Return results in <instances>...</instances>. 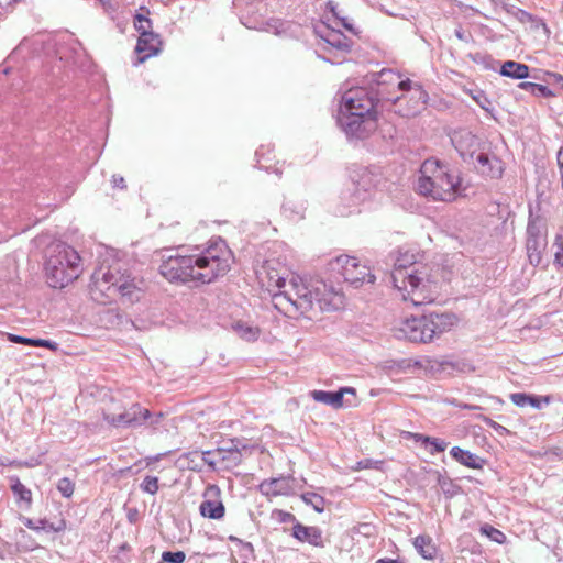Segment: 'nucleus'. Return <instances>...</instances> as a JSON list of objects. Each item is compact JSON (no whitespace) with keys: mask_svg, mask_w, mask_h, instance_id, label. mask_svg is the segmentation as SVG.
Returning <instances> with one entry per match:
<instances>
[{"mask_svg":"<svg viewBox=\"0 0 563 563\" xmlns=\"http://www.w3.org/2000/svg\"><path fill=\"white\" fill-rule=\"evenodd\" d=\"M263 287L272 294L274 307L286 316L308 314L312 319L317 312L334 311L343 306L344 297L332 286L320 279L303 282L291 275L275 261H266L257 272Z\"/></svg>","mask_w":563,"mask_h":563,"instance_id":"nucleus-1","label":"nucleus"},{"mask_svg":"<svg viewBox=\"0 0 563 563\" xmlns=\"http://www.w3.org/2000/svg\"><path fill=\"white\" fill-rule=\"evenodd\" d=\"M231 262V251L219 239L198 254L169 256L161 264L159 272L170 283L208 284L223 276L230 269Z\"/></svg>","mask_w":563,"mask_h":563,"instance_id":"nucleus-2","label":"nucleus"},{"mask_svg":"<svg viewBox=\"0 0 563 563\" xmlns=\"http://www.w3.org/2000/svg\"><path fill=\"white\" fill-rule=\"evenodd\" d=\"M431 272L430 266L418 263L416 253L400 249L390 278L402 300L420 306L433 302L438 294V280Z\"/></svg>","mask_w":563,"mask_h":563,"instance_id":"nucleus-3","label":"nucleus"},{"mask_svg":"<svg viewBox=\"0 0 563 563\" xmlns=\"http://www.w3.org/2000/svg\"><path fill=\"white\" fill-rule=\"evenodd\" d=\"M143 285V280L131 277L124 262L103 261L91 276L89 292L91 299L101 305L114 300L117 296L135 302L141 298Z\"/></svg>","mask_w":563,"mask_h":563,"instance_id":"nucleus-4","label":"nucleus"},{"mask_svg":"<svg viewBox=\"0 0 563 563\" xmlns=\"http://www.w3.org/2000/svg\"><path fill=\"white\" fill-rule=\"evenodd\" d=\"M378 102L377 93L363 87L343 93L339 123L347 136L362 140L376 130Z\"/></svg>","mask_w":563,"mask_h":563,"instance_id":"nucleus-5","label":"nucleus"},{"mask_svg":"<svg viewBox=\"0 0 563 563\" xmlns=\"http://www.w3.org/2000/svg\"><path fill=\"white\" fill-rule=\"evenodd\" d=\"M417 190L433 200L452 201L460 192V177L446 164L426 159L421 165Z\"/></svg>","mask_w":563,"mask_h":563,"instance_id":"nucleus-6","label":"nucleus"},{"mask_svg":"<svg viewBox=\"0 0 563 563\" xmlns=\"http://www.w3.org/2000/svg\"><path fill=\"white\" fill-rule=\"evenodd\" d=\"M81 258L78 252L66 243H54L47 249L45 272L53 288H64L79 277Z\"/></svg>","mask_w":563,"mask_h":563,"instance_id":"nucleus-7","label":"nucleus"},{"mask_svg":"<svg viewBox=\"0 0 563 563\" xmlns=\"http://www.w3.org/2000/svg\"><path fill=\"white\" fill-rule=\"evenodd\" d=\"M456 320L455 314L450 312H430L419 318H407L396 328L395 335L398 339L411 342L427 343L442 332L450 330Z\"/></svg>","mask_w":563,"mask_h":563,"instance_id":"nucleus-8","label":"nucleus"},{"mask_svg":"<svg viewBox=\"0 0 563 563\" xmlns=\"http://www.w3.org/2000/svg\"><path fill=\"white\" fill-rule=\"evenodd\" d=\"M378 85L383 84H397L401 91H410L413 104L402 112L404 117L416 115L423 109L428 100V93L422 89L421 85L413 82L410 79L400 80V76L391 69H384L379 73Z\"/></svg>","mask_w":563,"mask_h":563,"instance_id":"nucleus-9","label":"nucleus"},{"mask_svg":"<svg viewBox=\"0 0 563 563\" xmlns=\"http://www.w3.org/2000/svg\"><path fill=\"white\" fill-rule=\"evenodd\" d=\"M445 366H451L452 368H456L459 372L467 373L475 371V367L472 366L468 363L465 362H456V363H449V362H432L427 358L422 360H401L400 362L393 363V365H389L388 368L391 372L395 373H416V372H424V373H431L434 374L440 371V368L445 369Z\"/></svg>","mask_w":563,"mask_h":563,"instance_id":"nucleus-10","label":"nucleus"},{"mask_svg":"<svg viewBox=\"0 0 563 563\" xmlns=\"http://www.w3.org/2000/svg\"><path fill=\"white\" fill-rule=\"evenodd\" d=\"M335 265L340 268V274L346 283L355 288L364 283L373 284L375 276L366 265H362L356 257L341 255L335 258Z\"/></svg>","mask_w":563,"mask_h":563,"instance_id":"nucleus-11","label":"nucleus"},{"mask_svg":"<svg viewBox=\"0 0 563 563\" xmlns=\"http://www.w3.org/2000/svg\"><path fill=\"white\" fill-rule=\"evenodd\" d=\"M104 418L109 423L118 428H136L146 423L147 419L151 418V412L139 404H134L122 413L106 415Z\"/></svg>","mask_w":563,"mask_h":563,"instance_id":"nucleus-12","label":"nucleus"},{"mask_svg":"<svg viewBox=\"0 0 563 563\" xmlns=\"http://www.w3.org/2000/svg\"><path fill=\"white\" fill-rule=\"evenodd\" d=\"M220 488L210 485L205 492V500L199 506L202 517L210 519H221L224 516L225 508L220 499Z\"/></svg>","mask_w":563,"mask_h":563,"instance_id":"nucleus-13","label":"nucleus"},{"mask_svg":"<svg viewBox=\"0 0 563 563\" xmlns=\"http://www.w3.org/2000/svg\"><path fill=\"white\" fill-rule=\"evenodd\" d=\"M451 142L463 158L473 157L479 145L478 137L466 129L454 131Z\"/></svg>","mask_w":563,"mask_h":563,"instance_id":"nucleus-14","label":"nucleus"},{"mask_svg":"<svg viewBox=\"0 0 563 563\" xmlns=\"http://www.w3.org/2000/svg\"><path fill=\"white\" fill-rule=\"evenodd\" d=\"M371 188V176L364 173L356 183L352 184V188L343 194L342 199L349 201L347 207H356L369 198Z\"/></svg>","mask_w":563,"mask_h":563,"instance_id":"nucleus-15","label":"nucleus"},{"mask_svg":"<svg viewBox=\"0 0 563 563\" xmlns=\"http://www.w3.org/2000/svg\"><path fill=\"white\" fill-rule=\"evenodd\" d=\"M474 164L482 175L490 178H499L504 172L503 162L498 157L489 156L483 152L476 155Z\"/></svg>","mask_w":563,"mask_h":563,"instance_id":"nucleus-16","label":"nucleus"},{"mask_svg":"<svg viewBox=\"0 0 563 563\" xmlns=\"http://www.w3.org/2000/svg\"><path fill=\"white\" fill-rule=\"evenodd\" d=\"M528 238H527V255L530 264L533 266H538L542 260V250L545 246L544 240L540 236L538 229L528 224L527 229Z\"/></svg>","mask_w":563,"mask_h":563,"instance_id":"nucleus-17","label":"nucleus"},{"mask_svg":"<svg viewBox=\"0 0 563 563\" xmlns=\"http://www.w3.org/2000/svg\"><path fill=\"white\" fill-rule=\"evenodd\" d=\"M162 41L158 34H142L139 37L135 51L139 54H143L139 58V63L145 62L151 56L157 55L161 52Z\"/></svg>","mask_w":563,"mask_h":563,"instance_id":"nucleus-18","label":"nucleus"},{"mask_svg":"<svg viewBox=\"0 0 563 563\" xmlns=\"http://www.w3.org/2000/svg\"><path fill=\"white\" fill-rule=\"evenodd\" d=\"M260 490L266 496H279L291 494V478L290 477H277L265 479L260 484Z\"/></svg>","mask_w":563,"mask_h":563,"instance_id":"nucleus-19","label":"nucleus"},{"mask_svg":"<svg viewBox=\"0 0 563 563\" xmlns=\"http://www.w3.org/2000/svg\"><path fill=\"white\" fill-rule=\"evenodd\" d=\"M345 393L354 394V389L344 387L338 391L312 390L310 391V397L317 402H322L333 408H340L343 405V396Z\"/></svg>","mask_w":563,"mask_h":563,"instance_id":"nucleus-20","label":"nucleus"},{"mask_svg":"<svg viewBox=\"0 0 563 563\" xmlns=\"http://www.w3.org/2000/svg\"><path fill=\"white\" fill-rule=\"evenodd\" d=\"M292 536L301 542H308L314 547H323L322 532L318 527H307L296 523L292 527Z\"/></svg>","mask_w":563,"mask_h":563,"instance_id":"nucleus-21","label":"nucleus"},{"mask_svg":"<svg viewBox=\"0 0 563 563\" xmlns=\"http://www.w3.org/2000/svg\"><path fill=\"white\" fill-rule=\"evenodd\" d=\"M232 332L245 342H254L261 335L258 327L250 323L249 321L236 320L231 324Z\"/></svg>","mask_w":563,"mask_h":563,"instance_id":"nucleus-22","label":"nucleus"},{"mask_svg":"<svg viewBox=\"0 0 563 563\" xmlns=\"http://www.w3.org/2000/svg\"><path fill=\"white\" fill-rule=\"evenodd\" d=\"M450 454L459 463L471 468L479 470L485 464L484 459L467 450H463L460 446H453L450 451Z\"/></svg>","mask_w":563,"mask_h":563,"instance_id":"nucleus-23","label":"nucleus"},{"mask_svg":"<svg viewBox=\"0 0 563 563\" xmlns=\"http://www.w3.org/2000/svg\"><path fill=\"white\" fill-rule=\"evenodd\" d=\"M217 454H220L219 461L222 470H233L242 462V452L233 444L229 448H220V452Z\"/></svg>","mask_w":563,"mask_h":563,"instance_id":"nucleus-24","label":"nucleus"},{"mask_svg":"<svg viewBox=\"0 0 563 563\" xmlns=\"http://www.w3.org/2000/svg\"><path fill=\"white\" fill-rule=\"evenodd\" d=\"M2 340L9 341V342H14V343H21L26 347H41V349H48L52 351L57 350V344L49 340L31 339V338H24V336L9 334V333L3 334Z\"/></svg>","mask_w":563,"mask_h":563,"instance_id":"nucleus-25","label":"nucleus"},{"mask_svg":"<svg viewBox=\"0 0 563 563\" xmlns=\"http://www.w3.org/2000/svg\"><path fill=\"white\" fill-rule=\"evenodd\" d=\"M413 547L423 559L432 560L435 558L437 548L430 536L420 534L416 537L413 540Z\"/></svg>","mask_w":563,"mask_h":563,"instance_id":"nucleus-26","label":"nucleus"},{"mask_svg":"<svg viewBox=\"0 0 563 563\" xmlns=\"http://www.w3.org/2000/svg\"><path fill=\"white\" fill-rule=\"evenodd\" d=\"M500 75L514 79H525L529 76V67L521 63L507 60L500 67Z\"/></svg>","mask_w":563,"mask_h":563,"instance_id":"nucleus-27","label":"nucleus"},{"mask_svg":"<svg viewBox=\"0 0 563 563\" xmlns=\"http://www.w3.org/2000/svg\"><path fill=\"white\" fill-rule=\"evenodd\" d=\"M9 481L11 490L16 497L18 501L23 503L25 507L29 508L32 503V492L26 486H24L16 476H11Z\"/></svg>","mask_w":563,"mask_h":563,"instance_id":"nucleus-28","label":"nucleus"},{"mask_svg":"<svg viewBox=\"0 0 563 563\" xmlns=\"http://www.w3.org/2000/svg\"><path fill=\"white\" fill-rule=\"evenodd\" d=\"M321 37L328 44H330L331 46H333L338 49L347 51L350 48L346 36L341 32L330 30L327 32L325 35H322Z\"/></svg>","mask_w":563,"mask_h":563,"instance_id":"nucleus-29","label":"nucleus"},{"mask_svg":"<svg viewBox=\"0 0 563 563\" xmlns=\"http://www.w3.org/2000/svg\"><path fill=\"white\" fill-rule=\"evenodd\" d=\"M181 461H186L187 467L196 472H201L206 465L203 453L199 451H191L184 454Z\"/></svg>","mask_w":563,"mask_h":563,"instance_id":"nucleus-30","label":"nucleus"},{"mask_svg":"<svg viewBox=\"0 0 563 563\" xmlns=\"http://www.w3.org/2000/svg\"><path fill=\"white\" fill-rule=\"evenodd\" d=\"M283 213L289 218H303V212L306 210V207L303 203L295 202L294 200H287L284 202L283 207Z\"/></svg>","mask_w":563,"mask_h":563,"instance_id":"nucleus-31","label":"nucleus"},{"mask_svg":"<svg viewBox=\"0 0 563 563\" xmlns=\"http://www.w3.org/2000/svg\"><path fill=\"white\" fill-rule=\"evenodd\" d=\"M413 437L417 441H422L423 443L430 444L432 446L430 450L431 454L443 452L448 446V443L441 439L430 438L422 434H415Z\"/></svg>","mask_w":563,"mask_h":563,"instance_id":"nucleus-32","label":"nucleus"},{"mask_svg":"<svg viewBox=\"0 0 563 563\" xmlns=\"http://www.w3.org/2000/svg\"><path fill=\"white\" fill-rule=\"evenodd\" d=\"M301 498L307 505H310L317 512H322L324 510L325 500L319 494L308 492L302 494Z\"/></svg>","mask_w":563,"mask_h":563,"instance_id":"nucleus-33","label":"nucleus"},{"mask_svg":"<svg viewBox=\"0 0 563 563\" xmlns=\"http://www.w3.org/2000/svg\"><path fill=\"white\" fill-rule=\"evenodd\" d=\"M134 26L140 32V36H142V34H153L154 33V32H152L151 20L142 14H137L135 16Z\"/></svg>","mask_w":563,"mask_h":563,"instance_id":"nucleus-34","label":"nucleus"},{"mask_svg":"<svg viewBox=\"0 0 563 563\" xmlns=\"http://www.w3.org/2000/svg\"><path fill=\"white\" fill-rule=\"evenodd\" d=\"M219 452H220V448H218L216 450H209V451L202 452L206 465H208L212 471L220 468V461H219L220 454L219 455L217 454Z\"/></svg>","mask_w":563,"mask_h":563,"instance_id":"nucleus-35","label":"nucleus"},{"mask_svg":"<svg viewBox=\"0 0 563 563\" xmlns=\"http://www.w3.org/2000/svg\"><path fill=\"white\" fill-rule=\"evenodd\" d=\"M481 532L497 543H503L506 539L505 534L500 530L494 528L490 525H484L481 528Z\"/></svg>","mask_w":563,"mask_h":563,"instance_id":"nucleus-36","label":"nucleus"},{"mask_svg":"<svg viewBox=\"0 0 563 563\" xmlns=\"http://www.w3.org/2000/svg\"><path fill=\"white\" fill-rule=\"evenodd\" d=\"M141 488L145 493L155 495L158 490V478L156 476H145V478L141 483Z\"/></svg>","mask_w":563,"mask_h":563,"instance_id":"nucleus-37","label":"nucleus"},{"mask_svg":"<svg viewBox=\"0 0 563 563\" xmlns=\"http://www.w3.org/2000/svg\"><path fill=\"white\" fill-rule=\"evenodd\" d=\"M58 492L66 498H69L74 494V483L67 478L63 477L57 483Z\"/></svg>","mask_w":563,"mask_h":563,"instance_id":"nucleus-38","label":"nucleus"},{"mask_svg":"<svg viewBox=\"0 0 563 563\" xmlns=\"http://www.w3.org/2000/svg\"><path fill=\"white\" fill-rule=\"evenodd\" d=\"M472 98L483 110L488 113L493 112L494 109L492 107V102L483 91H477L476 93L472 95Z\"/></svg>","mask_w":563,"mask_h":563,"instance_id":"nucleus-39","label":"nucleus"},{"mask_svg":"<svg viewBox=\"0 0 563 563\" xmlns=\"http://www.w3.org/2000/svg\"><path fill=\"white\" fill-rule=\"evenodd\" d=\"M186 559V554L183 551H165L162 554V560L168 563H183Z\"/></svg>","mask_w":563,"mask_h":563,"instance_id":"nucleus-40","label":"nucleus"},{"mask_svg":"<svg viewBox=\"0 0 563 563\" xmlns=\"http://www.w3.org/2000/svg\"><path fill=\"white\" fill-rule=\"evenodd\" d=\"M510 399L518 407H527L531 404V396L525 393H514L510 395Z\"/></svg>","mask_w":563,"mask_h":563,"instance_id":"nucleus-41","label":"nucleus"},{"mask_svg":"<svg viewBox=\"0 0 563 563\" xmlns=\"http://www.w3.org/2000/svg\"><path fill=\"white\" fill-rule=\"evenodd\" d=\"M37 527H40V530H44L47 532H49V531L58 532L65 528V523L63 521H60L58 526H55L54 523L49 522L48 520L42 519L38 521Z\"/></svg>","mask_w":563,"mask_h":563,"instance_id":"nucleus-42","label":"nucleus"},{"mask_svg":"<svg viewBox=\"0 0 563 563\" xmlns=\"http://www.w3.org/2000/svg\"><path fill=\"white\" fill-rule=\"evenodd\" d=\"M554 245L556 246V252L554 254V263L560 267H563V241L560 235L555 238Z\"/></svg>","mask_w":563,"mask_h":563,"instance_id":"nucleus-43","label":"nucleus"},{"mask_svg":"<svg viewBox=\"0 0 563 563\" xmlns=\"http://www.w3.org/2000/svg\"><path fill=\"white\" fill-rule=\"evenodd\" d=\"M531 95L544 98L553 96L552 91L547 86L539 84L534 86V90L532 91Z\"/></svg>","mask_w":563,"mask_h":563,"instance_id":"nucleus-44","label":"nucleus"},{"mask_svg":"<svg viewBox=\"0 0 563 563\" xmlns=\"http://www.w3.org/2000/svg\"><path fill=\"white\" fill-rule=\"evenodd\" d=\"M229 540H230L231 542H234V543L241 544V545L243 547V549H245V550H247V551H250V552H253V550H254V548H253V545H252V543H251V542H245V541H243V540L239 539L238 537L230 536V537H229Z\"/></svg>","mask_w":563,"mask_h":563,"instance_id":"nucleus-45","label":"nucleus"},{"mask_svg":"<svg viewBox=\"0 0 563 563\" xmlns=\"http://www.w3.org/2000/svg\"><path fill=\"white\" fill-rule=\"evenodd\" d=\"M558 167L560 173L561 187L563 189V148L558 152Z\"/></svg>","mask_w":563,"mask_h":563,"instance_id":"nucleus-46","label":"nucleus"},{"mask_svg":"<svg viewBox=\"0 0 563 563\" xmlns=\"http://www.w3.org/2000/svg\"><path fill=\"white\" fill-rule=\"evenodd\" d=\"M163 416H164V415H163V412H157V413H155V415H152V413H151V418H150V419H147V421H146V422H147L150 426L155 427L156 424H158V423H159V421H161V419L163 418Z\"/></svg>","mask_w":563,"mask_h":563,"instance_id":"nucleus-47","label":"nucleus"},{"mask_svg":"<svg viewBox=\"0 0 563 563\" xmlns=\"http://www.w3.org/2000/svg\"><path fill=\"white\" fill-rule=\"evenodd\" d=\"M543 401L549 402L548 398H544ZM541 402H542V399H540L539 397H536V396H531V404H529V406H531L533 408H541Z\"/></svg>","mask_w":563,"mask_h":563,"instance_id":"nucleus-48","label":"nucleus"},{"mask_svg":"<svg viewBox=\"0 0 563 563\" xmlns=\"http://www.w3.org/2000/svg\"><path fill=\"white\" fill-rule=\"evenodd\" d=\"M537 84L534 82H529V81H522L519 84V87L526 91H529L530 93H532V91L534 90V86Z\"/></svg>","mask_w":563,"mask_h":563,"instance_id":"nucleus-49","label":"nucleus"},{"mask_svg":"<svg viewBox=\"0 0 563 563\" xmlns=\"http://www.w3.org/2000/svg\"><path fill=\"white\" fill-rule=\"evenodd\" d=\"M112 183H113L114 187H120V188H124L125 187L124 178L122 176L114 175L112 177Z\"/></svg>","mask_w":563,"mask_h":563,"instance_id":"nucleus-50","label":"nucleus"},{"mask_svg":"<svg viewBox=\"0 0 563 563\" xmlns=\"http://www.w3.org/2000/svg\"><path fill=\"white\" fill-rule=\"evenodd\" d=\"M375 563H404L402 561L389 559V558H383L378 559Z\"/></svg>","mask_w":563,"mask_h":563,"instance_id":"nucleus-51","label":"nucleus"},{"mask_svg":"<svg viewBox=\"0 0 563 563\" xmlns=\"http://www.w3.org/2000/svg\"><path fill=\"white\" fill-rule=\"evenodd\" d=\"M24 525L30 529L40 530V527H37V525H34V522L31 519H26Z\"/></svg>","mask_w":563,"mask_h":563,"instance_id":"nucleus-52","label":"nucleus"},{"mask_svg":"<svg viewBox=\"0 0 563 563\" xmlns=\"http://www.w3.org/2000/svg\"><path fill=\"white\" fill-rule=\"evenodd\" d=\"M16 0H0V8H7V7L11 5Z\"/></svg>","mask_w":563,"mask_h":563,"instance_id":"nucleus-53","label":"nucleus"},{"mask_svg":"<svg viewBox=\"0 0 563 563\" xmlns=\"http://www.w3.org/2000/svg\"><path fill=\"white\" fill-rule=\"evenodd\" d=\"M358 464L361 467L367 468V467H369L371 461H365V462L361 461Z\"/></svg>","mask_w":563,"mask_h":563,"instance_id":"nucleus-54","label":"nucleus"},{"mask_svg":"<svg viewBox=\"0 0 563 563\" xmlns=\"http://www.w3.org/2000/svg\"><path fill=\"white\" fill-rule=\"evenodd\" d=\"M455 34L460 40H464L463 33L460 30H456Z\"/></svg>","mask_w":563,"mask_h":563,"instance_id":"nucleus-55","label":"nucleus"},{"mask_svg":"<svg viewBox=\"0 0 563 563\" xmlns=\"http://www.w3.org/2000/svg\"><path fill=\"white\" fill-rule=\"evenodd\" d=\"M343 25H344V27H346L347 30H352L351 25H350V24H347L345 21H343Z\"/></svg>","mask_w":563,"mask_h":563,"instance_id":"nucleus-56","label":"nucleus"},{"mask_svg":"<svg viewBox=\"0 0 563 563\" xmlns=\"http://www.w3.org/2000/svg\"><path fill=\"white\" fill-rule=\"evenodd\" d=\"M401 100V97H396L395 99H393V103H397Z\"/></svg>","mask_w":563,"mask_h":563,"instance_id":"nucleus-57","label":"nucleus"},{"mask_svg":"<svg viewBox=\"0 0 563 563\" xmlns=\"http://www.w3.org/2000/svg\"><path fill=\"white\" fill-rule=\"evenodd\" d=\"M329 7H330L331 11L335 14V12H334V7L332 5V3H331V2L329 3Z\"/></svg>","mask_w":563,"mask_h":563,"instance_id":"nucleus-58","label":"nucleus"},{"mask_svg":"<svg viewBox=\"0 0 563 563\" xmlns=\"http://www.w3.org/2000/svg\"><path fill=\"white\" fill-rule=\"evenodd\" d=\"M100 2L106 5V3L108 2V0H100Z\"/></svg>","mask_w":563,"mask_h":563,"instance_id":"nucleus-59","label":"nucleus"},{"mask_svg":"<svg viewBox=\"0 0 563 563\" xmlns=\"http://www.w3.org/2000/svg\"><path fill=\"white\" fill-rule=\"evenodd\" d=\"M562 87H563V78H562Z\"/></svg>","mask_w":563,"mask_h":563,"instance_id":"nucleus-60","label":"nucleus"}]
</instances>
